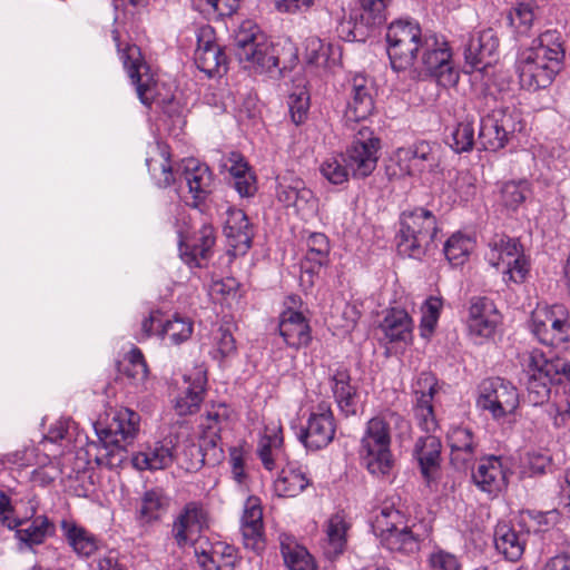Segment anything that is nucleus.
<instances>
[{
  "mask_svg": "<svg viewBox=\"0 0 570 570\" xmlns=\"http://www.w3.org/2000/svg\"><path fill=\"white\" fill-rule=\"evenodd\" d=\"M525 373L527 397L532 405L549 401L554 387L558 419L563 424L570 421V363L562 357L546 358L539 350L525 352L521 356Z\"/></svg>",
  "mask_w": 570,
  "mask_h": 570,
  "instance_id": "nucleus-1",
  "label": "nucleus"
},
{
  "mask_svg": "<svg viewBox=\"0 0 570 570\" xmlns=\"http://www.w3.org/2000/svg\"><path fill=\"white\" fill-rule=\"evenodd\" d=\"M436 386V377L429 372H422L413 385L415 395L414 417L420 429L426 433V435L417 439L414 454L419 461L421 473L428 483L435 478L442 448L440 439L434 435L439 428L432 404Z\"/></svg>",
  "mask_w": 570,
  "mask_h": 570,
  "instance_id": "nucleus-2",
  "label": "nucleus"
},
{
  "mask_svg": "<svg viewBox=\"0 0 570 570\" xmlns=\"http://www.w3.org/2000/svg\"><path fill=\"white\" fill-rule=\"evenodd\" d=\"M234 50L245 68L261 72L285 69L297 60V48L289 39L272 42L252 21H244L235 32Z\"/></svg>",
  "mask_w": 570,
  "mask_h": 570,
  "instance_id": "nucleus-3",
  "label": "nucleus"
},
{
  "mask_svg": "<svg viewBox=\"0 0 570 570\" xmlns=\"http://www.w3.org/2000/svg\"><path fill=\"white\" fill-rule=\"evenodd\" d=\"M139 423V414L130 409L112 411L107 415L106 423H96L98 443L91 446L97 450V465L108 469L120 466L126 458V444L131 443L138 435Z\"/></svg>",
  "mask_w": 570,
  "mask_h": 570,
  "instance_id": "nucleus-4",
  "label": "nucleus"
},
{
  "mask_svg": "<svg viewBox=\"0 0 570 570\" xmlns=\"http://www.w3.org/2000/svg\"><path fill=\"white\" fill-rule=\"evenodd\" d=\"M554 32L547 31L534 46L522 51L517 62L522 88L537 91L549 87L560 71L564 51Z\"/></svg>",
  "mask_w": 570,
  "mask_h": 570,
  "instance_id": "nucleus-5",
  "label": "nucleus"
},
{
  "mask_svg": "<svg viewBox=\"0 0 570 570\" xmlns=\"http://www.w3.org/2000/svg\"><path fill=\"white\" fill-rule=\"evenodd\" d=\"M394 428L409 426L407 421L400 414L386 411L372 417L361 440V461L367 471L376 476L389 474L393 468L391 452V431Z\"/></svg>",
  "mask_w": 570,
  "mask_h": 570,
  "instance_id": "nucleus-6",
  "label": "nucleus"
},
{
  "mask_svg": "<svg viewBox=\"0 0 570 570\" xmlns=\"http://www.w3.org/2000/svg\"><path fill=\"white\" fill-rule=\"evenodd\" d=\"M400 225L399 253L416 259L422 258L439 232L434 214L422 207L403 212Z\"/></svg>",
  "mask_w": 570,
  "mask_h": 570,
  "instance_id": "nucleus-7",
  "label": "nucleus"
},
{
  "mask_svg": "<svg viewBox=\"0 0 570 570\" xmlns=\"http://www.w3.org/2000/svg\"><path fill=\"white\" fill-rule=\"evenodd\" d=\"M373 528L381 537V543L392 552L413 554L420 550L421 534L415 524L409 525L405 514L394 502H385L375 517Z\"/></svg>",
  "mask_w": 570,
  "mask_h": 570,
  "instance_id": "nucleus-8",
  "label": "nucleus"
},
{
  "mask_svg": "<svg viewBox=\"0 0 570 570\" xmlns=\"http://www.w3.org/2000/svg\"><path fill=\"white\" fill-rule=\"evenodd\" d=\"M411 69L419 78H433L445 88L456 85L459 80L450 46L443 37L436 35H425L424 47Z\"/></svg>",
  "mask_w": 570,
  "mask_h": 570,
  "instance_id": "nucleus-9",
  "label": "nucleus"
},
{
  "mask_svg": "<svg viewBox=\"0 0 570 570\" xmlns=\"http://www.w3.org/2000/svg\"><path fill=\"white\" fill-rule=\"evenodd\" d=\"M387 55L393 70L400 72L415 65L425 43L421 27L412 20L393 21L386 31Z\"/></svg>",
  "mask_w": 570,
  "mask_h": 570,
  "instance_id": "nucleus-10",
  "label": "nucleus"
},
{
  "mask_svg": "<svg viewBox=\"0 0 570 570\" xmlns=\"http://www.w3.org/2000/svg\"><path fill=\"white\" fill-rule=\"evenodd\" d=\"M485 105L493 107L481 117L479 140L485 150L502 149L510 137L521 129V124L513 110L498 104L493 96H484Z\"/></svg>",
  "mask_w": 570,
  "mask_h": 570,
  "instance_id": "nucleus-11",
  "label": "nucleus"
},
{
  "mask_svg": "<svg viewBox=\"0 0 570 570\" xmlns=\"http://www.w3.org/2000/svg\"><path fill=\"white\" fill-rule=\"evenodd\" d=\"M210 517L202 501H188L173 517L170 534L179 549L191 547L209 529Z\"/></svg>",
  "mask_w": 570,
  "mask_h": 570,
  "instance_id": "nucleus-12",
  "label": "nucleus"
},
{
  "mask_svg": "<svg viewBox=\"0 0 570 570\" xmlns=\"http://www.w3.org/2000/svg\"><path fill=\"white\" fill-rule=\"evenodd\" d=\"M520 403L518 389L503 377H489L479 385L476 405L494 420L514 413Z\"/></svg>",
  "mask_w": 570,
  "mask_h": 570,
  "instance_id": "nucleus-13",
  "label": "nucleus"
},
{
  "mask_svg": "<svg viewBox=\"0 0 570 570\" xmlns=\"http://www.w3.org/2000/svg\"><path fill=\"white\" fill-rule=\"evenodd\" d=\"M485 259L493 267H505L504 274L514 283H522L529 273V262L514 238L495 235L489 240Z\"/></svg>",
  "mask_w": 570,
  "mask_h": 570,
  "instance_id": "nucleus-14",
  "label": "nucleus"
},
{
  "mask_svg": "<svg viewBox=\"0 0 570 570\" xmlns=\"http://www.w3.org/2000/svg\"><path fill=\"white\" fill-rule=\"evenodd\" d=\"M531 332L547 346L570 342V313L563 305H552L532 315Z\"/></svg>",
  "mask_w": 570,
  "mask_h": 570,
  "instance_id": "nucleus-15",
  "label": "nucleus"
},
{
  "mask_svg": "<svg viewBox=\"0 0 570 570\" xmlns=\"http://www.w3.org/2000/svg\"><path fill=\"white\" fill-rule=\"evenodd\" d=\"M380 139L367 127H361L347 148L344 163L354 178H365L376 168Z\"/></svg>",
  "mask_w": 570,
  "mask_h": 570,
  "instance_id": "nucleus-16",
  "label": "nucleus"
},
{
  "mask_svg": "<svg viewBox=\"0 0 570 570\" xmlns=\"http://www.w3.org/2000/svg\"><path fill=\"white\" fill-rule=\"evenodd\" d=\"M227 419L228 410L224 404L213 406L207 411L206 417L200 423L202 434L198 445L203 463L216 464L224 459L220 431Z\"/></svg>",
  "mask_w": 570,
  "mask_h": 570,
  "instance_id": "nucleus-17",
  "label": "nucleus"
},
{
  "mask_svg": "<svg viewBox=\"0 0 570 570\" xmlns=\"http://www.w3.org/2000/svg\"><path fill=\"white\" fill-rule=\"evenodd\" d=\"M335 420L331 406L327 403H320L302 428L298 439L305 448L316 451L327 446L335 435Z\"/></svg>",
  "mask_w": 570,
  "mask_h": 570,
  "instance_id": "nucleus-18",
  "label": "nucleus"
},
{
  "mask_svg": "<svg viewBox=\"0 0 570 570\" xmlns=\"http://www.w3.org/2000/svg\"><path fill=\"white\" fill-rule=\"evenodd\" d=\"M396 161L403 174L416 176L424 171L432 173L440 165V146L428 141H419L395 153Z\"/></svg>",
  "mask_w": 570,
  "mask_h": 570,
  "instance_id": "nucleus-19",
  "label": "nucleus"
},
{
  "mask_svg": "<svg viewBox=\"0 0 570 570\" xmlns=\"http://www.w3.org/2000/svg\"><path fill=\"white\" fill-rule=\"evenodd\" d=\"M121 60L132 85L136 87L139 100L149 107L156 95V82L148 72L149 68L142 60L140 49L135 45L127 46L121 52Z\"/></svg>",
  "mask_w": 570,
  "mask_h": 570,
  "instance_id": "nucleus-20",
  "label": "nucleus"
},
{
  "mask_svg": "<svg viewBox=\"0 0 570 570\" xmlns=\"http://www.w3.org/2000/svg\"><path fill=\"white\" fill-rule=\"evenodd\" d=\"M351 98L344 111L345 124L353 129V124L366 120L374 110V83L363 75H356L351 82Z\"/></svg>",
  "mask_w": 570,
  "mask_h": 570,
  "instance_id": "nucleus-21",
  "label": "nucleus"
},
{
  "mask_svg": "<svg viewBox=\"0 0 570 570\" xmlns=\"http://www.w3.org/2000/svg\"><path fill=\"white\" fill-rule=\"evenodd\" d=\"M194 59L198 69L210 77L226 70L227 58L220 46L215 42L212 27L205 26L197 30V47Z\"/></svg>",
  "mask_w": 570,
  "mask_h": 570,
  "instance_id": "nucleus-22",
  "label": "nucleus"
},
{
  "mask_svg": "<svg viewBox=\"0 0 570 570\" xmlns=\"http://www.w3.org/2000/svg\"><path fill=\"white\" fill-rule=\"evenodd\" d=\"M277 198L286 207H294L297 213L308 214L316 208L314 193L306 187L303 179L286 174L278 177Z\"/></svg>",
  "mask_w": 570,
  "mask_h": 570,
  "instance_id": "nucleus-23",
  "label": "nucleus"
},
{
  "mask_svg": "<svg viewBox=\"0 0 570 570\" xmlns=\"http://www.w3.org/2000/svg\"><path fill=\"white\" fill-rule=\"evenodd\" d=\"M330 387L334 401L344 416H355L361 407L357 386L352 384L350 371L345 367H336L330 373Z\"/></svg>",
  "mask_w": 570,
  "mask_h": 570,
  "instance_id": "nucleus-24",
  "label": "nucleus"
},
{
  "mask_svg": "<svg viewBox=\"0 0 570 570\" xmlns=\"http://www.w3.org/2000/svg\"><path fill=\"white\" fill-rule=\"evenodd\" d=\"M499 39L492 29L472 36L466 45L465 61L475 70H485L498 60Z\"/></svg>",
  "mask_w": 570,
  "mask_h": 570,
  "instance_id": "nucleus-25",
  "label": "nucleus"
},
{
  "mask_svg": "<svg viewBox=\"0 0 570 570\" xmlns=\"http://www.w3.org/2000/svg\"><path fill=\"white\" fill-rule=\"evenodd\" d=\"M224 220V235L233 248V255H243L252 246L254 237L253 227L248 217L242 209L228 207Z\"/></svg>",
  "mask_w": 570,
  "mask_h": 570,
  "instance_id": "nucleus-26",
  "label": "nucleus"
},
{
  "mask_svg": "<svg viewBox=\"0 0 570 570\" xmlns=\"http://www.w3.org/2000/svg\"><path fill=\"white\" fill-rule=\"evenodd\" d=\"M500 322L494 303L487 297L471 299L469 312V332L472 336L488 338L493 335Z\"/></svg>",
  "mask_w": 570,
  "mask_h": 570,
  "instance_id": "nucleus-27",
  "label": "nucleus"
},
{
  "mask_svg": "<svg viewBox=\"0 0 570 570\" xmlns=\"http://www.w3.org/2000/svg\"><path fill=\"white\" fill-rule=\"evenodd\" d=\"M181 167V175L186 180L194 205L197 206L212 193L213 174L207 165L195 158L184 159Z\"/></svg>",
  "mask_w": 570,
  "mask_h": 570,
  "instance_id": "nucleus-28",
  "label": "nucleus"
},
{
  "mask_svg": "<svg viewBox=\"0 0 570 570\" xmlns=\"http://www.w3.org/2000/svg\"><path fill=\"white\" fill-rule=\"evenodd\" d=\"M446 439L451 449V462L456 468H465L475 459L479 441L470 428L452 426Z\"/></svg>",
  "mask_w": 570,
  "mask_h": 570,
  "instance_id": "nucleus-29",
  "label": "nucleus"
},
{
  "mask_svg": "<svg viewBox=\"0 0 570 570\" xmlns=\"http://www.w3.org/2000/svg\"><path fill=\"white\" fill-rule=\"evenodd\" d=\"M175 459V446L171 440L165 439L148 444L132 456L137 470H164L170 466Z\"/></svg>",
  "mask_w": 570,
  "mask_h": 570,
  "instance_id": "nucleus-30",
  "label": "nucleus"
},
{
  "mask_svg": "<svg viewBox=\"0 0 570 570\" xmlns=\"http://www.w3.org/2000/svg\"><path fill=\"white\" fill-rule=\"evenodd\" d=\"M240 530L246 548L252 550L263 548V509L258 498L249 497L246 500Z\"/></svg>",
  "mask_w": 570,
  "mask_h": 570,
  "instance_id": "nucleus-31",
  "label": "nucleus"
},
{
  "mask_svg": "<svg viewBox=\"0 0 570 570\" xmlns=\"http://www.w3.org/2000/svg\"><path fill=\"white\" fill-rule=\"evenodd\" d=\"M62 535L71 550L80 558H90L100 548L97 537L71 519L60 522Z\"/></svg>",
  "mask_w": 570,
  "mask_h": 570,
  "instance_id": "nucleus-32",
  "label": "nucleus"
},
{
  "mask_svg": "<svg viewBox=\"0 0 570 570\" xmlns=\"http://www.w3.org/2000/svg\"><path fill=\"white\" fill-rule=\"evenodd\" d=\"M474 484L489 494L499 492L505 485V473L499 456L482 458L472 473Z\"/></svg>",
  "mask_w": 570,
  "mask_h": 570,
  "instance_id": "nucleus-33",
  "label": "nucleus"
},
{
  "mask_svg": "<svg viewBox=\"0 0 570 570\" xmlns=\"http://www.w3.org/2000/svg\"><path fill=\"white\" fill-rule=\"evenodd\" d=\"M146 165L158 187L167 188L175 181L169 147L163 142L149 145Z\"/></svg>",
  "mask_w": 570,
  "mask_h": 570,
  "instance_id": "nucleus-34",
  "label": "nucleus"
},
{
  "mask_svg": "<svg viewBox=\"0 0 570 570\" xmlns=\"http://www.w3.org/2000/svg\"><path fill=\"white\" fill-rule=\"evenodd\" d=\"M170 507V497L161 487L146 490L136 505V519L142 524L158 521Z\"/></svg>",
  "mask_w": 570,
  "mask_h": 570,
  "instance_id": "nucleus-35",
  "label": "nucleus"
},
{
  "mask_svg": "<svg viewBox=\"0 0 570 570\" xmlns=\"http://www.w3.org/2000/svg\"><path fill=\"white\" fill-rule=\"evenodd\" d=\"M285 343L294 348L306 346L311 340V328L302 313L287 309L282 313L278 325Z\"/></svg>",
  "mask_w": 570,
  "mask_h": 570,
  "instance_id": "nucleus-36",
  "label": "nucleus"
},
{
  "mask_svg": "<svg viewBox=\"0 0 570 570\" xmlns=\"http://www.w3.org/2000/svg\"><path fill=\"white\" fill-rule=\"evenodd\" d=\"M529 535L507 523L498 524L494 531V546L505 559L515 561L521 558Z\"/></svg>",
  "mask_w": 570,
  "mask_h": 570,
  "instance_id": "nucleus-37",
  "label": "nucleus"
},
{
  "mask_svg": "<svg viewBox=\"0 0 570 570\" xmlns=\"http://www.w3.org/2000/svg\"><path fill=\"white\" fill-rule=\"evenodd\" d=\"M257 454L265 469L277 468L283 458V434L279 425L266 426L257 446Z\"/></svg>",
  "mask_w": 570,
  "mask_h": 570,
  "instance_id": "nucleus-38",
  "label": "nucleus"
},
{
  "mask_svg": "<svg viewBox=\"0 0 570 570\" xmlns=\"http://www.w3.org/2000/svg\"><path fill=\"white\" fill-rule=\"evenodd\" d=\"M380 327L390 342H407L412 337V320L404 309H390Z\"/></svg>",
  "mask_w": 570,
  "mask_h": 570,
  "instance_id": "nucleus-39",
  "label": "nucleus"
},
{
  "mask_svg": "<svg viewBox=\"0 0 570 570\" xmlns=\"http://www.w3.org/2000/svg\"><path fill=\"white\" fill-rule=\"evenodd\" d=\"M56 534V525L47 515H37L26 528L16 531V538L29 548L42 544Z\"/></svg>",
  "mask_w": 570,
  "mask_h": 570,
  "instance_id": "nucleus-40",
  "label": "nucleus"
},
{
  "mask_svg": "<svg viewBox=\"0 0 570 570\" xmlns=\"http://www.w3.org/2000/svg\"><path fill=\"white\" fill-rule=\"evenodd\" d=\"M281 552L284 563L289 570H316L309 552L292 537L286 534L281 537Z\"/></svg>",
  "mask_w": 570,
  "mask_h": 570,
  "instance_id": "nucleus-41",
  "label": "nucleus"
},
{
  "mask_svg": "<svg viewBox=\"0 0 570 570\" xmlns=\"http://www.w3.org/2000/svg\"><path fill=\"white\" fill-rule=\"evenodd\" d=\"M188 384L183 394L176 400L175 409L179 415H188L198 411L204 399L205 376L202 372H197L193 382L189 377H185Z\"/></svg>",
  "mask_w": 570,
  "mask_h": 570,
  "instance_id": "nucleus-42",
  "label": "nucleus"
},
{
  "mask_svg": "<svg viewBox=\"0 0 570 570\" xmlns=\"http://www.w3.org/2000/svg\"><path fill=\"white\" fill-rule=\"evenodd\" d=\"M215 244L214 229L209 225H204L190 240L180 242V253L185 257H189L188 262L207 259L212 247Z\"/></svg>",
  "mask_w": 570,
  "mask_h": 570,
  "instance_id": "nucleus-43",
  "label": "nucleus"
},
{
  "mask_svg": "<svg viewBox=\"0 0 570 570\" xmlns=\"http://www.w3.org/2000/svg\"><path fill=\"white\" fill-rule=\"evenodd\" d=\"M347 525L344 517L340 513L332 515L326 524V538L323 549L327 558L334 559L340 556L346 546Z\"/></svg>",
  "mask_w": 570,
  "mask_h": 570,
  "instance_id": "nucleus-44",
  "label": "nucleus"
},
{
  "mask_svg": "<svg viewBox=\"0 0 570 570\" xmlns=\"http://www.w3.org/2000/svg\"><path fill=\"white\" fill-rule=\"evenodd\" d=\"M309 484L305 473L299 468L286 466L282 469L275 481V491L281 497H296Z\"/></svg>",
  "mask_w": 570,
  "mask_h": 570,
  "instance_id": "nucleus-45",
  "label": "nucleus"
},
{
  "mask_svg": "<svg viewBox=\"0 0 570 570\" xmlns=\"http://www.w3.org/2000/svg\"><path fill=\"white\" fill-rule=\"evenodd\" d=\"M330 254V242L323 233H312L306 239V263H312L311 272L314 268L322 267L327 264Z\"/></svg>",
  "mask_w": 570,
  "mask_h": 570,
  "instance_id": "nucleus-46",
  "label": "nucleus"
},
{
  "mask_svg": "<svg viewBox=\"0 0 570 570\" xmlns=\"http://www.w3.org/2000/svg\"><path fill=\"white\" fill-rule=\"evenodd\" d=\"M193 333V323L185 317L175 315L171 320L159 323V335L167 337L171 344L178 345L187 341Z\"/></svg>",
  "mask_w": 570,
  "mask_h": 570,
  "instance_id": "nucleus-47",
  "label": "nucleus"
},
{
  "mask_svg": "<svg viewBox=\"0 0 570 570\" xmlns=\"http://www.w3.org/2000/svg\"><path fill=\"white\" fill-rule=\"evenodd\" d=\"M538 7L533 0L519 1L509 13L510 24L521 35L527 33L537 17Z\"/></svg>",
  "mask_w": 570,
  "mask_h": 570,
  "instance_id": "nucleus-48",
  "label": "nucleus"
},
{
  "mask_svg": "<svg viewBox=\"0 0 570 570\" xmlns=\"http://www.w3.org/2000/svg\"><path fill=\"white\" fill-rule=\"evenodd\" d=\"M473 248V242L470 237L456 233L453 234L444 244V255L454 266L462 265Z\"/></svg>",
  "mask_w": 570,
  "mask_h": 570,
  "instance_id": "nucleus-49",
  "label": "nucleus"
},
{
  "mask_svg": "<svg viewBox=\"0 0 570 570\" xmlns=\"http://www.w3.org/2000/svg\"><path fill=\"white\" fill-rule=\"evenodd\" d=\"M530 194V184L528 180L507 181L501 187V203L508 208L515 210L524 203Z\"/></svg>",
  "mask_w": 570,
  "mask_h": 570,
  "instance_id": "nucleus-50",
  "label": "nucleus"
},
{
  "mask_svg": "<svg viewBox=\"0 0 570 570\" xmlns=\"http://www.w3.org/2000/svg\"><path fill=\"white\" fill-rule=\"evenodd\" d=\"M450 147L455 153L469 151L474 146V127L472 121H461L451 134Z\"/></svg>",
  "mask_w": 570,
  "mask_h": 570,
  "instance_id": "nucleus-51",
  "label": "nucleus"
},
{
  "mask_svg": "<svg viewBox=\"0 0 570 570\" xmlns=\"http://www.w3.org/2000/svg\"><path fill=\"white\" fill-rule=\"evenodd\" d=\"M320 170L322 176L334 185L347 181L348 174L351 173L346 163H344V157L342 159L338 157H330L325 159L322 163Z\"/></svg>",
  "mask_w": 570,
  "mask_h": 570,
  "instance_id": "nucleus-52",
  "label": "nucleus"
},
{
  "mask_svg": "<svg viewBox=\"0 0 570 570\" xmlns=\"http://www.w3.org/2000/svg\"><path fill=\"white\" fill-rule=\"evenodd\" d=\"M441 308L442 299L435 296L429 297L422 305L421 330L423 336H429L433 333Z\"/></svg>",
  "mask_w": 570,
  "mask_h": 570,
  "instance_id": "nucleus-53",
  "label": "nucleus"
},
{
  "mask_svg": "<svg viewBox=\"0 0 570 570\" xmlns=\"http://www.w3.org/2000/svg\"><path fill=\"white\" fill-rule=\"evenodd\" d=\"M387 2L389 0H360L362 21L370 26L382 24L386 19L385 10Z\"/></svg>",
  "mask_w": 570,
  "mask_h": 570,
  "instance_id": "nucleus-54",
  "label": "nucleus"
},
{
  "mask_svg": "<svg viewBox=\"0 0 570 570\" xmlns=\"http://www.w3.org/2000/svg\"><path fill=\"white\" fill-rule=\"evenodd\" d=\"M238 561L237 551L234 547L224 542H214L213 570H234Z\"/></svg>",
  "mask_w": 570,
  "mask_h": 570,
  "instance_id": "nucleus-55",
  "label": "nucleus"
},
{
  "mask_svg": "<svg viewBox=\"0 0 570 570\" xmlns=\"http://www.w3.org/2000/svg\"><path fill=\"white\" fill-rule=\"evenodd\" d=\"M287 104L293 122L296 125L304 122L309 108L308 92L302 89L289 95Z\"/></svg>",
  "mask_w": 570,
  "mask_h": 570,
  "instance_id": "nucleus-56",
  "label": "nucleus"
},
{
  "mask_svg": "<svg viewBox=\"0 0 570 570\" xmlns=\"http://www.w3.org/2000/svg\"><path fill=\"white\" fill-rule=\"evenodd\" d=\"M428 566L429 570H462L458 557L442 549L430 553Z\"/></svg>",
  "mask_w": 570,
  "mask_h": 570,
  "instance_id": "nucleus-57",
  "label": "nucleus"
},
{
  "mask_svg": "<svg viewBox=\"0 0 570 570\" xmlns=\"http://www.w3.org/2000/svg\"><path fill=\"white\" fill-rule=\"evenodd\" d=\"M327 49L317 37H309L305 41V58L309 65L322 66L327 61Z\"/></svg>",
  "mask_w": 570,
  "mask_h": 570,
  "instance_id": "nucleus-58",
  "label": "nucleus"
},
{
  "mask_svg": "<svg viewBox=\"0 0 570 570\" xmlns=\"http://www.w3.org/2000/svg\"><path fill=\"white\" fill-rule=\"evenodd\" d=\"M191 547H194V553L198 566L205 570H213L214 543L209 542L207 539L198 538L196 539V543Z\"/></svg>",
  "mask_w": 570,
  "mask_h": 570,
  "instance_id": "nucleus-59",
  "label": "nucleus"
},
{
  "mask_svg": "<svg viewBox=\"0 0 570 570\" xmlns=\"http://www.w3.org/2000/svg\"><path fill=\"white\" fill-rule=\"evenodd\" d=\"M453 188L462 199L468 200L475 193L473 176L469 171H459L453 180Z\"/></svg>",
  "mask_w": 570,
  "mask_h": 570,
  "instance_id": "nucleus-60",
  "label": "nucleus"
},
{
  "mask_svg": "<svg viewBox=\"0 0 570 570\" xmlns=\"http://www.w3.org/2000/svg\"><path fill=\"white\" fill-rule=\"evenodd\" d=\"M215 340L217 352L222 357H227L236 353V342L229 330L219 327Z\"/></svg>",
  "mask_w": 570,
  "mask_h": 570,
  "instance_id": "nucleus-61",
  "label": "nucleus"
},
{
  "mask_svg": "<svg viewBox=\"0 0 570 570\" xmlns=\"http://www.w3.org/2000/svg\"><path fill=\"white\" fill-rule=\"evenodd\" d=\"M542 570H570V544H567L553 557L549 558L543 564Z\"/></svg>",
  "mask_w": 570,
  "mask_h": 570,
  "instance_id": "nucleus-62",
  "label": "nucleus"
},
{
  "mask_svg": "<svg viewBox=\"0 0 570 570\" xmlns=\"http://www.w3.org/2000/svg\"><path fill=\"white\" fill-rule=\"evenodd\" d=\"M553 515V512H525L521 515V521L528 525L527 533L530 535V531L539 532L541 531L542 525H547L549 523V518Z\"/></svg>",
  "mask_w": 570,
  "mask_h": 570,
  "instance_id": "nucleus-63",
  "label": "nucleus"
},
{
  "mask_svg": "<svg viewBox=\"0 0 570 570\" xmlns=\"http://www.w3.org/2000/svg\"><path fill=\"white\" fill-rule=\"evenodd\" d=\"M314 3V0H276L275 6L278 11L286 13H297L307 11Z\"/></svg>",
  "mask_w": 570,
  "mask_h": 570,
  "instance_id": "nucleus-64",
  "label": "nucleus"
}]
</instances>
